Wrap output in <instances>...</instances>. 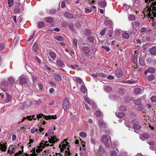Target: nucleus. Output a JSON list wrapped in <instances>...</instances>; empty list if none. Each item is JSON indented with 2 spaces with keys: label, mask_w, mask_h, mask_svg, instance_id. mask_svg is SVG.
Instances as JSON below:
<instances>
[{
  "label": "nucleus",
  "mask_w": 156,
  "mask_h": 156,
  "mask_svg": "<svg viewBox=\"0 0 156 156\" xmlns=\"http://www.w3.org/2000/svg\"><path fill=\"white\" fill-rule=\"evenodd\" d=\"M65 156H74V155L73 156V155L71 154L70 151H65ZM75 156H78V155L77 154H76Z\"/></svg>",
  "instance_id": "2f4dec72"
},
{
  "label": "nucleus",
  "mask_w": 156,
  "mask_h": 156,
  "mask_svg": "<svg viewBox=\"0 0 156 156\" xmlns=\"http://www.w3.org/2000/svg\"><path fill=\"white\" fill-rule=\"evenodd\" d=\"M32 48L33 50L35 52H36L38 49L37 44V43H34L33 46Z\"/></svg>",
  "instance_id": "bb28decb"
},
{
  "label": "nucleus",
  "mask_w": 156,
  "mask_h": 156,
  "mask_svg": "<svg viewBox=\"0 0 156 156\" xmlns=\"http://www.w3.org/2000/svg\"><path fill=\"white\" fill-rule=\"evenodd\" d=\"M80 90L83 93H85L86 92V91H87V90L86 88V87L83 86H82L80 88Z\"/></svg>",
  "instance_id": "f704fd0d"
},
{
  "label": "nucleus",
  "mask_w": 156,
  "mask_h": 156,
  "mask_svg": "<svg viewBox=\"0 0 156 156\" xmlns=\"http://www.w3.org/2000/svg\"><path fill=\"white\" fill-rule=\"evenodd\" d=\"M54 75V78L55 80L58 82L61 81L62 77L60 74L58 73H55Z\"/></svg>",
  "instance_id": "9b49d317"
},
{
  "label": "nucleus",
  "mask_w": 156,
  "mask_h": 156,
  "mask_svg": "<svg viewBox=\"0 0 156 156\" xmlns=\"http://www.w3.org/2000/svg\"><path fill=\"white\" fill-rule=\"evenodd\" d=\"M137 109L139 111H144V110L143 107L141 105L138 106L137 107Z\"/></svg>",
  "instance_id": "8fccbe9b"
},
{
  "label": "nucleus",
  "mask_w": 156,
  "mask_h": 156,
  "mask_svg": "<svg viewBox=\"0 0 156 156\" xmlns=\"http://www.w3.org/2000/svg\"><path fill=\"white\" fill-rule=\"evenodd\" d=\"M37 129L35 128H33L31 130V132L32 133H34L35 132H37Z\"/></svg>",
  "instance_id": "864d4df0"
},
{
  "label": "nucleus",
  "mask_w": 156,
  "mask_h": 156,
  "mask_svg": "<svg viewBox=\"0 0 156 156\" xmlns=\"http://www.w3.org/2000/svg\"><path fill=\"white\" fill-rule=\"evenodd\" d=\"M64 16L70 19H73L74 17V16L73 15L67 12L64 13Z\"/></svg>",
  "instance_id": "2eb2a0df"
},
{
  "label": "nucleus",
  "mask_w": 156,
  "mask_h": 156,
  "mask_svg": "<svg viewBox=\"0 0 156 156\" xmlns=\"http://www.w3.org/2000/svg\"><path fill=\"white\" fill-rule=\"evenodd\" d=\"M56 64L58 67L64 68L65 66L64 62L60 59H57L56 60Z\"/></svg>",
  "instance_id": "423d86ee"
},
{
  "label": "nucleus",
  "mask_w": 156,
  "mask_h": 156,
  "mask_svg": "<svg viewBox=\"0 0 156 156\" xmlns=\"http://www.w3.org/2000/svg\"><path fill=\"white\" fill-rule=\"evenodd\" d=\"M48 142L50 144H52L50 145L51 146H52L53 145V144L55 143L56 142H57L58 140V139H57L55 137L51 136V138L48 139Z\"/></svg>",
  "instance_id": "0eeeda50"
},
{
  "label": "nucleus",
  "mask_w": 156,
  "mask_h": 156,
  "mask_svg": "<svg viewBox=\"0 0 156 156\" xmlns=\"http://www.w3.org/2000/svg\"><path fill=\"white\" fill-rule=\"evenodd\" d=\"M87 39L91 42H93L94 41V38L92 36H90L88 37Z\"/></svg>",
  "instance_id": "de8ad7c7"
},
{
  "label": "nucleus",
  "mask_w": 156,
  "mask_h": 156,
  "mask_svg": "<svg viewBox=\"0 0 156 156\" xmlns=\"http://www.w3.org/2000/svg\"><path fill=\"white\" fill-rule=\"evenodd\" d=\"M141 91V89L140 88H136L134 89V92L136 94H138L140 93Z\"/></svg>",
  "instance_id": "ea45409f"
},
{
  "label": "nucleus",
  "mask_w": 156,
  "mask_h": 156,
  "mask_svg": "<svg viewBox=\"0 0 156 156\" xmlns=\"http://www.w3.org/2000/svg\"><path fill=\"white\" fill-rule=\"evenodd\" d=\"M9 84L8 83L5 81L2 82L0 85V86L2 87L3 86H6Z\"/></svg>",
  "instance_id": "c9c22d12"
},
{
  "label": "nucleus",
  "mask_w": 156,
  "mask_h": 156,
  "mask_svg": "<svg viewBox=\"0 0 156 156\" xmlns=\"http://www.w3.org/2000/svg\"><path fill=\"white\" fill-rule=\"evenodd\" d=\"M134 104H135L136 105H140L141 102V101L140 100L138 99L137 100H136L134 101Z\"/></svg>",
  "instance_id": "49530a36"
},
{
  "label": "nucleus",
  "mask_w": 156,
  "mask_h": 156,
  "mask_svg": "<svg viewBox=\"0 0 156 156\" xmlns=\"http://www.w3.org/2000/svg\"><path fill=\"white\" fill-rule=\"evenodd\" d=\"M133 128L134 131L136 133H137L136 131L137 130L140 129L141 128V126L139 125L135 124L133 125Z\"/></svg>",
  "instance_id": "a211bd4d"
},
{
  "label": "nucleus",
  "mask_w": 156,
  "mask_h": 156,
  "mask_svg": "<svg viewBox=\"0 0 156 156\" xmlns=\"http://www.w3.org/2000/svg\"><path fill=\"white\" fill-rule=\"evenodd\" d=\"M90 142L92 144L95 145V139L92 137L90 139Z\"/></svg>",
  "instance_id": "4d7b16f0"
},
{
  "label": "nucleus",
  "mask_w": 156,
  "mask_h": 156,
  "mask_svg": "<svg viewBox=\"0 0 156 156\" xmlns=\"http://www.w3.org/2000/svg\"><path fill=\"white\" fill-rule=\"evenodd\" d=\"M126 83H129L133 84L135 83V81L134 80L131 81L129 80H127L126 81Z\"/></svg>",
  "instance_id": "680f3d73"
},
{
  "label": "nucleus",
  "mask_w": 156,
  "mask_h": 156,
  "mask_svg": "<svg viewBox=\"0 0 156 156\" xmlns=\"http://www.w3.org/2000/svg\"><path fill=\"white\" fill-rule=\"evenodd\" d=\"M147 143L149 145L152 146H154L155 145V142L152 141H147Z\"/></svg>",
  "instance_id": "13d9d810"
},
{
  "label": "nucleus",
  "mask_w": 156,
  "mask_h": 156,
  "mask_svg": "<svg viewBox=\"0 0 156 156\" xmlns=\"http://www.w3.org/2000/svg\"><path fill=\"white\" fill-rule=\"evenodd\" d=\"M91 33V31L90 30L87 29L86 30V34L87 35H89Z\"/></svg>",
  "instance_id": "09e8293b"
},
{
  "label": "nucleus",
  "mask_w": 156,
  "mask_h": 156,
  "mask_svg": "<svg viewBox=\"0 0 156 156\" xmlns=\"http://www.w3.org/2000/svg\"><path fill=\"white\" fill-rule=\"evenodd\" d=\"M98 123L99 126L101 127H103L104 125V123L102 119H100L98 121Z\"/></svg>",
  "instance_id": "c756f323"
},
{
  "label": "nucleus",
  "mask_w": 156,
  "mask_h": 156,
  "mask_svg": "<svg viewBox=\"0 0 156 156\" xmlns=\"http://www.w3.org/2000/svg\"><path fill=\"white\" fill-rule=\"evenodd\" d=\"M82 50L83 52L87 55H88L90 52V48L88 47L83 48Z\"/></svg>",
  "instance_id": "f8f14e48"
},
{
  "label": "nucleus",
  "mask_w": 156,
  "mask_h": 156,
  "mask_svg": "<svg viewBox=\"0 0 156 156\" xmlns=\"http://www.w3.org/2000/svg\"><path fill=\"white\" fill-rule=\"evenodd\" d=\"M84 99L90 105H91V103H92L93 101H90V100L86 97H84Z\"/></svg>",
  "instance_id": "473e14b6"
},
{
  "label": "nucleus",
  "mask_w": 156,
  "mask_h": 156,
  "mask_svg": "<svg viewBox=\"0 0 156 156\" xmlns=\"http://www.w3.org/2000/svg\"><path fill=\"white\" fill-rule=\"evenodd\" d=\"M97 75L98 76H99L101 77H106V75L105 74L103 73H99L97 74Z\"/></svg>",
  "instance_id": "37998d69"
},
{
  "label": "nucleus",
  "mask_w": 156,
  "mask_h": 156,
  "mask_svg": "<svg viewBox=\"0 0 156 156\" xmlns=\"http://www.w3.org/2000/svg\"><path fill=\"white\" fill-rule=\"evenodd\" d=\"M101 141L104 143L106 147H108L110 146L111 141H109L107 136H102Z\"/></svg>",
  "instance_id": "39448f33"
},
{
  "label": "nucleus",
  "mask_w": 156,
  "mask_h": 156,
  "mask_svg": "<svg viewBox=\"0 0 156 156\" xmlns=\"http://www.w3.org/2000/svg\"><path fill=\"white\" fill-rule=\"evenodd\" d=\"M128 19L130 21L134 20L135 19V17L134 15L131 14L128 16Z\"/></svg>",
  "instance_id": "c85d7f7f"
},
{
  "label": "nucleus",
  "mask_w": 156,
  "mask_h": 156,
  "mask_svg": "<svg viewBox=\"0 0 156 156\" xmlns=\"http://www.w3.org/2000/svg\"><path fill=\"white\" fill-rule=\"evenodd\" d=\"M120 110L121 111H125L126 110V108L125 106H122L120 107Z\"/></svg>",
  "instance_id": "052dcab7"
},
{
  "label": "nucleus",
  "mask_w": 156,
  "mask_h": 156,
  "mask_svg": "<svg viewBox=\"0 0 156 156\" xmlns=\"http://www.w3.org/2000/svg\"><path fill=\"white\" fill-rule=\"evenodd\" d=\"M132 61L133 63L134 64H135L137 63V58L135 56V55H134V56L133 57Z\"/></svg>",
  "instance_id": "58836bf2"
},
{
  "label": "nucleus",
  "mask_w": 156,
  "mask_h": 156,
  "mask_svg": "<svg viewBox=\"0 0 156 156\" xmlns=\"http://www.w3.org/2000/svg\"><path fill=\"white\" fill-rule=\"evenodd\" d=\"M110 155L111 156H116L117 154L115 151L113 150L110 152Z\"/></svg>",
  "instance_id": "a19ab883"
},
{
  "label": "nucleus",
  "mask_w": 156,
  "mask_h": 156,
  "mask_svg": "<svg viewBox=\"0 0 156 156\" xmlns=\"http://www.w3.org/2000/svg\"><path fill=\"white\" fill-rule=\"evenodd\" d=\"M122 37L125 39H128L129 37V35L128 33H124L122 34Z\"/></svg>",
  "instance_id": "393cba45"
},
{
  "label": "nucleus",
  "mask_w": 156,
  "mask_h": 156,
  "mask_svg": "<svg viewBox=\"0 0 156 156\" xmlns=\"http://www.w3.org/2000/svg\"><path fill=\"white\" fill-rule=\"evenodd\" d=\"M149 52L152 55L155 56L156 55V46H153L149 49Z\"/></svg>",
  "instance_id": "9d476101"
},
{
  "label": "nucleus",
  "mask_w": 156,
  "mask_h": 156,
  "mask_svg": "<svg viewBox=\"0 0 156 156\" xmlns=\"http://www.w3.org/2000/svg\"><path fill=\"white\" fill-rule=\"evenodd\" d=\"M155 76L153 74H151L148 76V80L149 82L152 81L155 79Z\"/></svg>",
  "instance_id": "dca6fc26"
},
{
  "label": "nucleus",
  "mask_w": 156,
  "mask_h": 156,
  "mask_svg": "<svg viewBox=\"0 0 156 156\" xmlns=\"http://www.w3.org/2000/svg\"><path fill=\"white\" fill-rule=\"evenodd\" d=\"M106 30V29L104 28L100 32V34L101 35H103L105 34V32Z\"/></svg>",
  "instance_id": "774afa93"
},
{
  "label": "nucleus",
  "mask_w": 156,
  "mask_h": 156,
  "mask_svg": "<svg viewBox=\"0 0 156 156\" xmlns=\"http://www.w3.org/2000/svg\"><path fill=\"white\" fill-rule=\"evenodd\" d=\"M95 114L97 117H100L101 115V112L100 111L97 110L95 112Z\"/></svg>",
  "instance_id": "603ef678"
},
{
  "label": "nucleus",
  "mask_w": 156,
  "mask_h": 156,
  "mask_svg": "<svg viewBox=\"0 0 156 156\" xmlns=\"http://www.w3.org/2000/svg\"><path fill=\"white\" fill-rule=\"evenodd\" d=\"M145 2L147 3V8L144 11V14L147 15L151 19L153 17H156V1L145 0Z\"/></svg>",
  "instance_id": "f257e3e1"
},
{
  "label": "nucleus",
  "mask_w": 156,
  "mask_h": 156,
  "mask_svg": "<svg viewBox=\"0 0 156 156\" xmlns=\"http://www.w3.org/2000/svg\"><path fill=\"white\" fill-rule=\"evenodd\" d=\"M14 11L16 14L20 13V9L18 7L15 8L14 9Z\"/></svg>",
  "instance_id": "a18cd8bd"
},
{
  "label": "nucleus",
  "mask_w": 156,
  "mask_h": 156,
  "mask_svg": "<svg viewBox=\"0 0 156 156\" xmlns=\"http://www.w3.org/2000/svg\"><path fill=\"white\" fill-rule=\"evenodd\" d=\"M49 83L51 86L55 87H56V84L53 83V82L50 81L49 82Z\"/></svg>",
  "instance_id": "e2e57ef3"
},
{
  "label": "nucleus",
  "mask_w": 156,
  "mask_h": 156,
  "mask_svg": "<svg viewBox=\"0 0 156 156\" xmlns=\"http://www.w3.org/2000/svg\"><path fill=\"white\" fill-rule=\"evenodd\" d=\"M107 5L106 2L105 0H101L98 2V7L104 8Z\"/></svg>",
  "instance_id": "1a4fd4ad"
},
{
  "label": "nucleus",
  "mask_w": 156,
  "mask_h": 156,
  "mask_svg": "<svg viewBox=\"0 0 156 156\" xmlns=\"http://www.w3.org/2000/svg\"><path fill=\"white\" fill-rule=\"evenodd\" d=\"M147 71L149 72L153 73L155 72L156 70L154 68L151 67L147 69Z\"/></svg>",
  "instance_id": "412c9836"
},
{
  "label": "nucleus",
  "mask_w": 156,
  "mask_h": 156,
  "mask_svg": "<svg viewBox=\"0 0 156 156\" xmlns=\"http://www.w3.org/2000/svg\"><path fill=\"white\" fill-rule=\"evenodd\" d=\"M115 74L118 78H121L123 75V72L121 70L118 69L115 71Z\"/></svg>",
  "instance_id": "6e6552de"
},
{
  "label": "nucleus",
  "mask_w": 156,
  "mask_h": 156,
  "mask_svg": "<svg viewBox=\"0 0 156 156\" xmlns=\"http://www.w3.org/2000/svg\"><path fill=\"white\" fill-rule=\"evenodd\" d=\"M139 61L141 65H144L145 64L144 60L142 58H140L139 59Z\"/></svg>",
  "instance_id": "bf43d9fd"
},
{
  "label": "nucleus",
  "mask_w": 156,
  "mask_h": 156,
  "mask_svg": "<svg viewBox=\"0 0 156 156\" xmlns=\"http://www.w3.org/2000/svg\"><path fill=\"white\" fill-rule=\"evenodd\" d=\"M76 80L77 83H81L82 82V80L79 78H77L76 79Z\"/></svg>",
  "instance_id": "6e6d98bb"
},
{
  "label": "nucleus",
  "mask_w": 156,
  "mask_h": 156,
  "mask_svg": "<svg viewBox=\"0 0 156 156\" xmlns=\"http://www.w3.org/2000/svg\"><path fill=\"white\" fill-rule=\"evenodd\" d=\"M125 124L126 126L128 127H130L131 126V125H130V123L127 121H125Z\"/></svg>",
  "instance_id": "69168bd1"
},
{
  "label": "nucleus",
  "mask_w": 156,
  "mask_h": 156,
  "mask_svg": "<svg viewBox=\"0 0 156 156\" xmlns=\"http://www.w3.org/2000/svg\"><path fill=\"white\" fill-rule=\"evenodd\" d=\"M142 137L145 139H147L149 137V135L146 133H144L142 135Z\"/></svg>",
  "instance_id": "e433bc0d"
},
{
  "label": "nucleus",
  "mask_w": 156,
  "mask_h": 156,
  "mask_svg": "<svg viewBox=\"0 0 156 156\" xmlns=\"http://www.w3.org/2000/svg\"><path fill=\"white\" fill-rule=\"evenodd\" d=\"M14 4L13 0H8V4L9 8L11 7Z\"/></svg>",
  "instance_id": "5701e85b"
},
{
  "label": "nucleus",
  "mask_w": 156,
  "mask_h": 156,
  "mask_svg": "<svg viewBox=\"0 0 156 156\" xmlns=\"http://www.w3.org/2000/svg\"><path fill=\"white\" fill-rule=\"evenodd\" d=\"M116 115L119 118H122L124 116L125 114L122 112H119L118 113H116Z\"/></svg>",
  "instance_id": "b1692460"
},
{
  "label": "nucleus",
  "mask_w": 156,
  "mask_h": 156,
  "mask_svg": "<svg viewBox=\"0 0 156 156\" xmlns=\"http://www.w3.org/2000/svg\"><path fill=\"white\" fill-rule=\"evenodd\" d=\"M135 24L136 27H138L140 26V23L139 21H136L135 22Z\"/></svg>",
  "instance_id": "338daca9"
},
{
  "label": "nucleus",
  "mask_w": 156,
  "mask_h": 156,
  "mask_svg": "<svg viewBox=\"0 0 156 156\" xmlns=\"http://www.w3.org/2000/svg\"><path fill=\"white\" fill-rule=\"evenodd\" d=\"M151 101L153 103L156 102V96H152L150 98Z\"/></svg>",
  "instance_id": "4c0bfd02"
},
{
  "label": "nucleus",
  "mask_w": 156,
  "mask_h": 156,
  "mask_svg": "<svg viewBox=\"0 0 156 156\" xmlns=\"http://www.w3.org/2000/svg\"><path fill=\"white\" fill-rule=\"evenodd\" d=\"M49 55L51 57L53 60H55L56 57V55L54 52L51 51L49 52Z\"/></svg>",
  "instance_id": "f3484780"
},
{
  "label": "nucleus",
  "mask_w": 156,
  "mask_h": 156,
  "mask_svg": "<svg viewBox=\"0 0 156 156\" xmlns=\"http://www.w3.org/2000/svg\"><path fill=\"white\" fill-rule=\"evenodd\" d=\"M104 90L107 92H109L112 90V88L108 86H105L104 89Z\"/></svg>",
  "instance_id": "4be33fe9"
},
{
  "label": "nucleus",
  "mask_w": 156,
  "mask_h": 156,
  "mask_svg": "<svg viewBox=\"0 0 156 156\" xmlns=\"http://www.w3.org/2000/svg\"><path fill=\"white\" fill-rule=\"evenodd\" d=\"M6 143L1 144L0 143V150L4 152L6 151Z\"/></svg>",
  "instance_id": "ddd939ff"
},
{
  "label": "nucleus",
  "mask_w": 156,
  "mask_h": 156,
  "mask_svg": "<svg viewBox=\"0 0 156 156\" xmlns=\"http://www.w3.org/2000/svg\"><path fill=\"white\" fill-rule=\"evenodd\" d=\"M73 44L74 46L77 48V40L75 38H73Z\"/></svg>",
  "instance_id": "79ce46f5"
},
{
  "label": "nucleus",
  "mask_w": 156,
  "mask_h": 156,
  "mask_svg": "<svg viewBox=\"0 0 156 156\" xmlns=\"http://www.w3.org/2000/svg\"><path fill=\"white\" fill-rule=\"evenodd\" d=\"M92 11V10L89 9L85 8L84 9V12L86 13H90Z\"/></svg>",
  "instance_id": "3c124183"
},
{
  "label": "nucleus",
  "mask_w": 156,
  "mask_h": 156,
  "mask_svg": "<svg viewBox=\"0 0 156 156\" xmlns=\"http://www.w3.org/2000/svg\"><path fill=\"white\" fill-rule=\"evenodd\" d=\"M147 30L146 28L145 27H142L140 28V31L141 32H143Z\"/></svg>",
  "instance_id": "0e129e2a"
},
{
  "label": "nucleus",
  "mask_w": 156,
  "mask_h": 156,
  "mask_svg": "<svg viewBox=\"0 0 156 156\" xmlns=\"http://www.w3.org/2000/svg\"><path fill=\"white\" fill-rule=\"evenodd\" d=\"M44 20H45L48 23H52L54 21L53 18L50 17H48L45 18Z\"/></svg>",
  "instance_id": "4468645a"
},
{
  "label": "nucleus",
  "mask_w": 156,
  "mask_h": 156,
  "mask_svg": "<svg viewBox=\"0 0 156 156\" xmlns=\"http://www.w3.org/2000/svg\"><path fill=\"white\" fill-rule=\"evenodd\" d=\"M54 38L58 41H63L64 40L63 38L60 36H56Z\"/></svg>",
  "instance_id": "a878e982"
},
{
  "label": "nucleus",
  "mask_w": 156,
  "mask_h": 156,
  "mask_svg": "<svg viewBox=\"0 0 156 156\" xmlns=\"http://www.w3.org/2000/svg\"><path fill=\"white\" fill-rule=\"evenodd\" d=\"M70 102L68 98L65 97L63 101L62 108L65 111H67L69 108Z\"/></svg>",
  "instance_id": "7ed1b4c3"
},
{
  "label": "nucleus",
  "mask_w": 156,
  "mask_h": 156,
  "mask_svg": "<svg viewBox=\"0 0 156 156\" xmlns=\"http://www.w3.org/2000/svg\"><path fill=\"white\" fill-rule=\"evenodd\" d=\"M27 81L26 79L24 77L21 78L20 80V84H24L26 83Z\"/></svg>",
  "instance_id": "6ab92c4d"
},
{
  "label": "nucleus",
  "mask_w": 156,
  "mask_h": 156,
  "mask_svg": "<svg viewBox=\"0 0 156 156\" xmlns=\"http://www.w3.org/2000/svg\"><path fill=\"white\" fill-rule=\"evenodd\" d=\"M7 98L5 101V102H9L11 98V96L9 94H7Z\"/></svg>",
  "instance_id": "5fc2aeb1"
},
{
  "label": "nucleus",
  "mask_w": 156,
  "mask_h": 156,
  "mask_svg": "<svg viewBox=\"0 0 156 156\" xmlns=\"http://www.w3.org/2000/svg\"><path fill=\"white\" fill-rule=\"evenodd\" d=\"M79 135L81 137L83 138L86 137L87 136L86 133L83 132H80L79 133Z\"/></svg>",
  "instance_id": "72a5a7b5"
},
{
  "label": "nucleus",
  "mask_w": 156,
  "mask_h": 156,
  "mask_svg": "<svg viewBox=\"0 0 156 156\" xmlns=\"http://www.w3.org/2000/svg\"><path fill=\"white\" fill-rule=\"evenodd\" d=\"M50 145L48 141H42L39 145L38 146L36 150V152L37 153H40L42 151L43 148H44L46 146H48ZM38 154H37V155Z\"/></svg>",
  "instance_id": "f03ea898"
},
{
  "label": "nucleus",
  "mask_w": 156,
  "mask_h": 156,
  "mask_svg": "<svg viewBox=\"0 0 156 156\" xmlns=\"http://www.w3.org/2000/svg\"><path fill=\"white\" fill-rule=\"evenodd\" d=\"M98 152L100 154H103L105 152L104 149L101 146H100L98 150Z\"/></svg>",
  "instance_id": "aec40b11"
},
{
  "label": "nucleus",
  "mask_w": 156,
  "mask_h": 156,
  "mask_svg": "<svg viewBox=\"0 0 156 156\" xmlns=\"http://www.w3.org/2000/svg\"><path fill=\"white\" fill-rule=\"evenodd\" d=\"M42 117H43V119L44 118L46 120H48L49 119H55L56 118V117H55L54 115H52L51 116L50 115H48L47 116H45V115H44L43 114L37 115L36 118L37 119H39V118H41Z\"/></svg>",
  "instance_id": "20e7f679"
},
{
  "label": "nucleus",
  "mask_w": 156,
  "mask_h": 156,
  "mask_svg": "<svg viewBox=\"0 0 156 156\" xmlns=\"http://www.w3.org/2000/svg\"><path fill=\"white\" fill-rule=\"evenodd\" d=\"M8 80L9 83L11 85L13 83L15 82V80L12 77H10L8 78Z\"/></svg>",
  "instance_id": "cd10ccee"
},
{
  "label": "nucleus",
  "mask_w": 156,
  "mask_h": 156,
  "mask_svg": "<svg viewBox=\"0 0 156 156\" xmlns=\"http://www.w3.org/2000/svg\"><path fill=\"white\" fill-rule=\"evenodd\" d=\"M35 115H33L31 116H27V118L30 121L32 120L33 119L34 120H36L37 118H34V117H35Z\"/></svg>",
  "instance_id": "c03bdc74"
},
{
  "label": "nucleus",
  "mask_w": 156,
  "mask_h": 156,
  "mask_svg": "<svg viewBox=\"0 0 156 156\" xmlns=\"http://www.w3.org/2000/svg\"><path fill=\"white\" fill-rule=\"evenodd\" d=\"M38 26L39 28H42L44 27L45 25V23L44 22L41 21L38 23Z\"/></svg>",
  "instance_id": "7c9ffc66"
}]
</instances>
